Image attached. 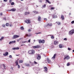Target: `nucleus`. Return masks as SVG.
Wrapping results in <instances>:
<instances>
[{
    "label": "nucleus",
    "mask_w": 74,
    "mask_h": 74,
    "mask_svg": "<svg viewBox=\"0 0 74 74\" xmlns=\"http://www.w3.org/2000/svg\"><path fill=\"white\" fill-rule=\"evenodd\" d=\"M25 66L27 67H29L30 66V64H25Z\"/></svg>",
    "instance_id": "32"
},
{
    "label": "nucleus",
    "mask_w": 74,
    "mask_h": 74,
    "mask_svg": "<svg viewBox=\"0 0 74 74\" xmlns=\"http://www.w3.org/2000/svg\"><path fill=\"white\" fill-rule=\"evenodd\" d=\"M61 18L62 20H63V19H64V16H63V15H61Z\"/></svg>",
    "instance_id": "21"
},
{
    "label": "nucleus",
    "mask_w": 74,
    "mask_h": 74,
    "mask_svg": "<svg viewBox=\"0 0 74 74\" xmlns=\"http://www.w3.org/2000/svg\"><path fill=\"white\" fill-rule=\"evenodd\" d=\"M33 12H34V13H35L36 14H38V12H37V11H34Z\"/></svg>",
    "instance_id": "23"
},
{
    "label": "nucleus",
    "mask_w": 74,
    "mask_h": 74,
    "mask_svg": "<svg viewBox=\"0 0 74 74\" xmlns=\"http://www.w3.org/2000/svg\"><path fill=\"white\" fill-rule=\"evenodd\" d=\"M44 20H45V21H47V19L46 18H44Z\"/></svg>",
    "instance_id": "49"
},
{
    "label": "nucleus",
    "mask_w": 74,
    "mask_h": 74,
    "mask_svg": "<svg viewBox=\"0 0 74 74\" xmlns=\"http://www.w3.org/2000/svg\"><path fill=\"white\" fill-rule=\"evenodd\" d=\"M18 69H19L20 68V65H17Z\"/></svg>",
    "instance_id": "37"
},
{
    "label": "nucleus",
    "mask_w": 74,
    "mask_h": 74,
    "mask_svg": "<svg viewBox=\"0 0 74 74\" xmlns=\"http://www.w3.org/2000/svg\"><path fill=\"white\" fill-rule=\"evenodd\" d=\"M41 55H38V57H37V59H38V60H40V59H41Z\"/></svg>",
    "instance_id": "8"
},
{
    "label": "nucleus",
    "mask_w": 74,
    "mask_h": 74,
    "mask_svg": "<svg viewBox=\"0 0 74 74\" xmlns=\"http://www.w3.org/2000/svg\"><path fill=\"white\" fill-rule=\"evenodd\" d=\"M74 21H72L71 22V23H72V24H74Z\"/></svg>",
    "instance_id": "44"
},
{
    "label": "nucleus",
    "mask_w": 74,
    "mask_h": 74,
    "mask_svg": "<svg viewBox=\"0 0 74 74\" xmlns=\"http://www.w3.org/2000/svg\"><path fill=\"white\" fill-rule=\"evenodd\" d=\"M0 15H1V16H2V15H3V13H2V12L0 13Z\"/></svg>",
    "instance_id": "45"
},
{
    "label": "nucleus",
    "mask_w": 74,
    "mask_h": 74,
    "mask_svg": "<svg viewBox=\"0 0 74 74\" xmlns=\"http://www.w3.org/2000/svg\"><path fill=\"white\" fill-rule=\"evenodd\" d=\"M46 7V5H44L43 6V7Z\"/></svg>",
    "instance_id": "51"
},
{
    "label": "nucleus",
    "mask_w": 74,
    "mask_h": 74,
    "mask_svg": "<svg viewBox=\"0 0 74 74\" xmlns=\"http://www.w3.org/2000/svg\"><path fill=\"white\" fill-rule=\"evenodd\" d=\"M68 50H69V51H70V50H71V49H70V48H68Z\"/></svg>",
    "instance_id": "54"
},
{
    "label": "nucleus",
    "mask_w": 74,
    "mask_h": 74,
    "mask_svg": "<svg viewBox=\"0 0 74 74\" xmlns=\"http://www.w3.org/2000/svg\"><path fill=\"white\" fill-rule=\"evenodd\" d=\"M36 6L37 7H38V6H37V5H36Z\"/></svg>",
    "instance_id": "64"
},
{
    "label": "nucleus",
    "mask_w": 74,
    "mask_h": 74,
    "mask_svg": "<svg viewBox=\"0 0 74 74\" xmlns=\"http://www.w3.org/2000/svg\"><path fill=\"white\" fill-rule=\"evenodd\" d=\"M2 27H5V24H3L2 25Z\"/></svg>",
    "instance_id": "36"
},
{
    "label": "nucleus",
    "mask_w": 74,
    "mask_h": 74,
    "mask_svg": "<svg viewBox=\"0 0 74 74\" xmlns=\"http://www.w3.org/2000/svg\"><path fill=\"white\" fill-rule=\"evenodd\" d=\"M47 60L48 63H51V60L49 59H47Z\"/></svg>",
    "instance_id": "31"
},
{
    "label": "nucleus",
    "mask_w": 74,
    "mask_h": 74,
    "mask_svg": "<svg viewBox=\"0 0 74 74\" xmlns=\"http://www.w3.org/2000/svg\"><path fill=\"white\" fill-rule=\"evenodd\" d=\"M8 55V52H6L5 53L3 54V55H4V56H7Z\"/></svg>",
    "instance_id": "13"
},
{
    "label": "nucleus",
    "mask_w": 74,
    "mask_h": 74,
    "mask_svg": "<svg viewBox=\"0 0 74 74\" xmlns=\"http://www.w3.org/2000/svg\"><path fill=\"white\" fill-rule=\"evenodd\" d=\"M56 17H57V16H53V18H56Z\"/></svg>",
    "instance_id": "39"
},
{
    "label": "nucleus",
    "mask_w": 74,
    "mask_h": 74,
    "mask_svg": "<svg viewBox=\"0 0 74 74\" xmlns=\"http://www.w3.org/2000/svg\"><path fill=\"white\" fill-rule=\"evenodd\" d=\"M34 42H35V41H36V40H34Z\"/></svg>",
    "instance_id": "62"
},
{
    "label": "nucleus",
    "mask_w": 74,
    "mask_h": 74,
    "mask_svg": "<svg viewBox=\"0 0 74 74\" xmlns=\"http://www.w3.org/2000/svg\"><path fill=\"white\" fill-rule=\"evenodd\" d=\"M56 23H57L58 25H60V24H61L60 22H57Z\"/></svg>",
    "instance_id": "22"
},
{
    "label": "nucleus",
    "mask_w": 74,
    "mask_h": 74,
    "mask_svg": "<svg viewBox=\"0 0 74 74\" xmlns=\"http://www.w3.org/2000/svg\"><path fill=\"white\" fill-rule=\"evenodd\" d=\"M38 21H39V22H40L41 21V17L40 16H38Z\"/></svg>",
    "instance_id": "7"
},
{
    "label": "nucleus",
    "mask_w": 74,
    "mask_h": 74,
    "mask_svg": "<svg viewBox=\"0 0 74 74\" xmlns=\"http://www.w3.org/2000/svg\"><path fill=\"white\" fill-rule=\"evenodd\" d=\"M16 56H19V55H16Z\"/></svg>",
    "instance_id": "58"
},
{
    "label": "nucleus",
    "mask_w": 74,
    "mask_h": 74,
    "mask_svg": "<svg viewBox=\"0 0 74 74\" xmlns=\"http://www.w3.org/2000/svg\"><path fill=\"white\" fill-rule=\"evenodd\" d=\"M44 69L45 70V71L47 72V71H48V68H47V67L46 66H45L44 67Z\"/></svg>",
    "instance_id": "14"
},
{
    "label": "nucleus",
    "mask_w": 74,
    "mask_h": 74,
    "mask_svg": "<svg viewBox=\"0 0 74 74\" xmlns=\"http://www.w3.org/2000/svg\"><path fill=\"white\" fill-rule=\"evenodd\" d=\"M25 22V23H30L31 22L30 21L27 19L26 20Z\"/></svg>",
    "instance_id": "4"
},
{
    "label": "nucleus",
    "mask_w": 74,
    "mask_h": 74,
    "mask_svg": "<svg viewBox=\"0 0 74 74\" xmlns=\"http://www.w3.org/2000/svg\"><path fill=\"white\" fill-rule=\"evenodd\" d=\"M20 29H21V30H24V28H23V27L22 26L21 27Z\"/></svg>",
    "instance_id": "30"
},
{
    "label": "nucleus",
    "mask_w": 74,
    "mask_h": 74,
    "mask_svg": "<svg viewBox=\"0 0 74 74\" xmlns=\"http://www.w3.org/2000/svg\"><path fill=\"white\" fill-rule=\"evenodd\" d=\"M19 63H23V60H19Z\"/></svg>",
    "instance_id": "24"
},
{
    "label": "nucleus",
    "mask_w": 74,
    "mask_h": 74,
    "mask_svg": "<svg viewBox=\"0 0 74 74\" xmlns=\"http://www.w3.org/2000/svg\"><path fill=\"white\" fill-rule=\"evenodd\" d=\"M69 65H70V63H67V66H69Z\"/></svg>",
    "instance_id": "42"
},
{
    "label": "nucleus",
    "mask_w": 74,
    "mask_h": 74,
    "mask_svg": "<svg viewBox=\"0 0 74 74\" xmlns=\"http://www.w3.org/2000/svg\"><path fill=\"white\" fill-rule=\"evenodd\" d=\"M12 26V25H10V27H11V26Z\"/></svg>",
    "instance_id": "59"
},
{
    "label": "nucleus",
    "mask_w": 74,
    "mask_h": 74,
    "mask_svg": "<svg viewBox=\"0 0 74 74\" xmlns=\"http://www.w3.org/2000/svg\"><path fill=\"white\" fill-rule=\"evenodd\" d=\"M46 1L47 3H48L49 4H51V2H49V1L48 0H46Z\"/></svg>",
    "instance_id": "29"
},
{
    "label": "nucleus",
    "mask_w": 74,
    "mask_h": 74,
    "mask_svg": "<svg viewBox=\"0 0 74 74\" xmlns=\"http://www.w3.org/2000/svg\"><path fill=\"white\" fill-rule=\"evenodd\" d=\"M28 53L29 54H34V53H35V51L34 50H30L28 51Z\"/></svg>",
    "instance_id": "1"
},
{
    "label": "nucleus",
    "mask_w": 74,
    "mask_h": 74,
    "mask_svg": "<svg viewBox=\"0 0 74 74\" xmlns=\"http://www.w3.org/2000/svg\"><path fill=\"white\" fill-rule=\"evenodd\" d=\"M30 14V12H25V14H25V15H27L28 14Z\"/></svg>",
    "instance_id": "18"
},
{
    "label": "nucleus",
    "mask_w": 74,
    "mask_h": 74,
    "mask_svg": "<svg viewBox=\"0 0 74 74\" xmlns=\"http://www.w3.org/2000/svg\"><path fill=\"white\" fill-rule=\"evenodd\" d=\"M22 38H20L19 39L17 40V41L18 42H19V41L21 40H22Z\"/></svg>",
    "instance_id": "25"
},
{
    "label": "nucleus",
    "mask_w": 74,
    "mask_h": 74,
    "mask_svg": "<svg viewBox=\"0 0 74 74\" xmlns=\"http://www.w3.org/2000/svg\"><path fill=\"white\" fill-rule=\"evenodd\" d=\"M64 40H65V41H67V39L66 38H65L64 39Z\"/></svg>",
    "instance_id": "43"
},
{
    "label": "nucleus",
    "mask_w": 74,
    "mask_h": 74,
    "mask_svg": "<svg viewBox=\"0 0 74 74\" xmlns=\"http://www.w3.org/2000/svg\"><path fill=\"white\" fill-rule=\"evenodd\" d=\"M59 47L60 48H63V46H62V45H59Z\"/></svg>",
    "instance_id": "20"
},
{
    "label": "nucleus",
    "mask_w": 74,
    "mask_h": 74,
    "mask_svg": "<svg viewBox=\"0 0 74 74\" xmlns=\"http://www.w3.org/2000/svg\"><path fill=\"white\" fill-rule=\"evenodd\" d=\"M9 57L10 58H12V56L10 55L9 56Z\"/></svg>",
    "instance_id": "47"
},
{
    "label": "nucleus",
    "mask_w": 74,
    "mask_h": 74,
    "mask_svg": "<svg viewBox=\"0 0 74 74\" xmlns=\"http://www.w3.org/2000/svg\"><path fill=\"white\" fill-rule=\"evenodd\" d=\"M25 36H27V37H30L32 36V34H30L28 35L27 34H25Z\"/></svg>",
    "instance_id": "16"
},
{
    "label": "nucleus",
    "mask_w": 74,
    "mask_h": 74,
    "mask_svg": "<svg viewBox=\"0 0 74 74\" xmlns=\"http://www.w3.org/2000/svg\"><path fill=\"white\" fill-rule=\"evenodd\" d=\"M11 1H12V0H9V2L10 3H11L12 2Z\"/></svg>",
    "instance_id": "40"
},
{
    "label": "nucleus",
    "mask_w": 74,
    "mask_h": 74,
    "mask_svg": "<svg viewBox=\"0 0 74 74\" xmlns=\"http://www.w3.org/2000/svg\"><path fill=\"white\" fill-rule=\"evenodd\" d=\"M3 19L5 20V21H6V18H4Z\"/></svg>",
    "instance_id": "57"
},
{
    "label": "nucleus",
    "mask_w": 74,
    "mask_h": 74,
    "mask_svg": "<svg viewBox=\"0 0 74 74\" xmlns=\"http://www.w3.org/2000/svg\"><path fill=\"white\" fill-rule=\"evenodd\" d=\"M10 25V24H9V23H7L6 24V26H9V25Z\"/></svg>",
    "instance_id": "27"
},
{
    "label": "nucleus",
    "mask_w": 74,
    "mask_h": 74,
    "mask_svg": "<svg viewBox=\"0 0 74 74\" xmlns=\"http://www.w3.org/2000/svg\"><path fill=\"white\" fill-rule=\"evenodd\" d=\"M16 11V9H12L11 10H8V11H12V12H14Z\"/></svg>",
    "instance_id": "5"
},
{
    "label": "nucleus",
    "mask_w": 74,
    "mask_h": 74,
    "mask_svg": "<svg viewBox=\"0 0 74 74\" xmlns=\"http://www.w3.org/2000/svg\"><path fill=\"white\" fill-rule=\"evenodd\" d=\"M3 67H5V64H3Z\"/></svg>",
    "instance_id": "48"
},
{
    "label": "nucleus",
    "mask_w": 74,
    "mask_h": 74,
    "mask_svg": "<svg viewBox=\"0 0 74 74\" xmlns=\"http://www.w3.org/2000/svg\"><path fill=\"white\" fill-rule=\"evenodd\" d=\"M4 1H5L6 2L7 1V0H3Z\"/></svg>",
    "instance_id": "56"
},
{
    "label": "nucleus",
    "mask_w": 74,
    "mask_h": 74,
    "mask_svg": "<svg viewBox=\"0 0 74 74\" xmlns=\"http://www.w3.org/2000/svg\"><path fill=\"white\" fill-rule=\"evenodd\" d=\"M40 47V45H38L36 46H34L33 47V48H38Z\"/></svg>",
    "instance_id": "11"
},
{
    "label": "nucleus",
    "mask_w": 74,
    "mask_h": 74,
    "mask_svg": "<svg viewBox=\"0 0 74 74\" xmlns=\"http://www.w3.org/2000/svg\"><path fill=\"white\" fill-rule=\"evenodd\" d=\"M23 45H21V46H23Z\"/></svg>",
    "instance_id": "60"
},
{
    "label": "nucleus",
    "mask_w": 74,
    "mask_h": 74,
    "mask_svg": "<svg viewBox=\"0 0 74 74\" xmlns=\"http://www.w3.org/2000/svg\"><path fill=\"white\" fill-rule=\"evenodd\" d=\"M47 26H52V24L51 23L48 24Z\"/></svg>",
    "instance_id": "17"
},
{
    "label": "nucleus",
    "mask_w": 74,
    "mask_h": 74,
    "mask_svg": "<svg viewBox=\"0 0 74 74\" xmlns=\"http://www.w3.org/2000/svg\"><path fill=\"white\" fill-rule=\"evenodd\" d=\"M41 34V32H39L38 33H36V34Z\"/></svg>",
    "instance_id": "46"
},
{
    "label": "nucleus",
    "mask_w": 74,
    "mask_h": 74,
    "mask_svg": "<svg viewBox=\"0 0 74 74\" xmlns=\"http://www.w3.org/2000/svg\"><path fill=\"white\" fill-rule=\"evenodd\" d=\"M44 42H45V40H42V44H44Z\"/></svg>",
    "instance_id": "33"
},
{
    "label": "nucleus",
    "mask_w": 74,
    "mask_h": 74,
    "mask_svg": "<svg viewBox=\"0 0 74 74\" xmlns=\"http://www.w3.org/2000/svg\"><path fill=\"white\" fill-rule=\"evenodd\" d=\"M31 29H28V32H31Z\"/></svg>",
    "instance_id": "50"
},
{
    "label": "nucleus",
    "mask_w": 74,
    "mask_h": 74,
    "mask_svg": "<svg viewBox=\"0 0 74 74\" xmlns=\"http://www.w3.org/2000/svg\"><path fill=\"white\" fill-rule=\"evenodd\" d=\"M73 52H74V50H73Z\"/></svg>",
    "instance_id": "61"
},
{
    "label": "nucleus",
    "mask_w": 74,
    "mask_h": 74,
    "mask_svg": "<svg viewBox=\"0 0 74 74\" xmlns=\"http://www.w3.org/2000/svg\"><path fill=\"white\" fill-rule=\"evenodd\" d=\"M54 44L55 45H57L59 44V42L57 41H56L54 42Z\"/></svg>",
    "instance_id": "10"
},
{
    "label": "nucleus",
    "mask_w": 74,
    "mask_h": 74,
    "mask_svg": "<svg viewBox=\"0 0 74 74\" xmlns=\"http://www.w3.org/2000/svg\"><path fill=\"white\" fill-rule=\"evenodd\" d=\"M21 1H23V0H21Z\"/></svg>",
    "instance_id": "63"
},
{
    "label": "nucleus",
    "mask_w": 74,
    "mask_h": 74,
    "mask_svg": "<svg viewBox=\"0 0 74 74\" xmlns=\"http://www.w3.org/2000/svg\"><path fill=\"white\" fill-rule=\"evenodd\" d=\"M11 5H14V2H13L12 3H11Z\"/></svg>",
    "instance_id": "38"
},
{
    "label": "nucleus",
    "mask_w": 74,
    "mask_h": 74,
    "mask_svg": "<svg viewBox=\"0 0 74 74\" xmlns=\"http://www.w3.org/2000/svg\"><path fill=\"white\" fill-rule=\"evenodd\" d=\"M4 38V37H2L0 39V40H3V39Z\"/></svg>",
    "instance_id": "28"
},
{
    "label": "nucleus",
    "mask_w": 74,
    "mask_h": 74,
    "mask_svg": "<svg viewBox=\"0 0 74 74\" xmlns=\"http://www.w3.org/2000/svg\"><path fill=\"white\" fill-rule=\"evenodd\" d=\"M28 42H30V39H29L28 41Z\"/></svg>",
    "instance_id": "52"
},
{
    "label": "nucleus",
    "mask_w": 74,
    "mask_h": 74,
    "mask_svg": "<svg viewBox=\"0 0 74 74\" xmlns=\"http://www.w3.org/2000/svg\"><path fill=\"white\" fill-rule=\"evenodd\" d=\"M55 9V7H52L50 10H53Z\"/></svg>",
    "instance_id": "26"
},
{
    "label": "nucleus",
    "mask_w": 74,
    "mask_h": 74,
    "mask_svg": "<svg viewBox=\"0 0 74 74\" xmlns=\"http://www.w3.org/2000/svg\"><path fill=\"white\" fill-rule=\"evenodd\" d=\"M25 42H27V41H25L23 42V43H25Z\"/></svg>",
    "instance_id": "55"
},
{
    "label": "nucleus",
    "mask_w": 74,
    "mask_h": 74,
    "mask_svg": "<svg viewBox=\"0 0 74 74\" xmlns=\"http://www.w3.org/2000/svg\"><path fill=\"white\" fill-rule=\"evenodd\" d=\"M16 41H10L9 42V44H14V43H15Z\"/></svg>",
    "instance_id": "9"
},
{
    "label": "nucleus",
    "mask_w": 74,
    "mask_h": 74,
    "mask_svg": "<svg viewBox=\"0 0 74 74\" xmlns=\"http://www.w3.org/2000/svg\"><path fill=\"white\" fill-rule=\"evenodd\" d=\"M51 39H54V36H51Z\"/></svg>",
    "instance_id": "35"
},
{
    "label": "nucleus",
    "mask_w": 74,
    "mask_h": 74,
    "mask_svg": "<svg viewBox=\"0 0 74 74\" xmlns=\"http://www.w3.org/2000/svg\"><path fill=\"white\" fill-rule=\"evenodd\" d=\"M12 49H13V50H15V49L16 50H18V49H19V48L18 47L17 48H14Z\"/></svg>",
    "instance_id": "15"
},
{
    "label": "nucleus",
    "mask_w": 74,
    "mask_h": 74,
    "mask_svg": "<svg viewBox=\"0 0 74 74\" xmlns=\"http://www.w3.org/2000/svg\"><path fill=\"white\" fill-rule=\"evenodd\" d=\"M39 2L40 3H42V1H41V0H40V1H39Z\"/></svg>",
    "instance_id": "53"
},
{
    "label": "nucleus",
    "mask_w": 74,
    "mask_h": 74,
    "mask_svg": "<svg viewBox=\"0 0 74 74\" xmlns=\"http://www.w3.org/2000/svg\"><path fill=\"white\" fill-rule=\"evenodd\" d=\"M70 57L69 56V55H68L67 56H66L64 57V60H65V59H70Z\"/></svg>",
    "instance_id": "6"
},
{
    "label": "nucleus",
    "mask_w": 74,
    "mask_h": 74,
    "mask_svg": "<svg viewBox=\"0 0 74 74\" xmlns=\"http://www.w3.org/2000/svg\"><path fill=\"white\" fill-rule=\"evenodd\" d=\"M74 33V30H72L69 32V35H72Z\"/></svg>",
    "instance_id": "2"
},
{
    "label": "nucleus",
    "mask_w": 74,
    "mask_h": 74,
    "mask_svg": "<svg viewBox=\"0 0 74 74\" xmlns=\"http://www.w3.org/2000/svg\"><path fill=\"white\" fill-rule=\"evenodd\" d=\"M39 43H42V40H39Z\"/></svg>",
    "instance_id": "34"
},
{
    "label": "nucleus",
    "mask_w": 74,
    "mask_h": 74,
    "mask_svg": "<svg viewBox=\"0 0 74 74\" xmlns=\"http://www.w3.org/2000/svg\"><path fill=\"white\" fill-rule=\"evenodd\" d=\"M56 54H54L52 58V59L54 60L55 59V58H56Z\"/></svg>",
    "instance_id": "12"
},
{
    "label": "nucleus",
    "mask_w": 74,
    "mask_h": 74,
    "mask_svg": "<svg viewBox=\"0 0 74 74\" xmlns=\"http://www.w3.org/2000/svg\"><path fill=\"white\" fill-rule=\"evenodd\" d=\"M34 64H38V63L36 62V61H34Z\"/></svg>",
    "instance_id": "41"
},
{
    "label": "nucleus",
    "mask_w": 74,
    "mask_h": 74,
    "mask_svg": "<svg viewBox=\"0 0 74 74\" xmlns=\"http://www.w3.org/2000/svg\"><path fill=\"white\" fill-rule=\"evenodd\" d=\"M19 36H18L17 35H14L13 36V37L12 38L13 39H15V38H16L18 37H19Z\"/></svg>",
    "instance_id": "3"
},
{
    "label": "nucleus",
    "mask_w": 74,
    "mask_h": 74,
    "mask_svg": "<svg viewBox=\"0 0 74 74\" xmlns=\"http://www.w3.org/2000/svg\"><path fill=\"white\" fill-rule=\"evenodd\" d=\"M16 65V66H17V65H18V60H17L15 62Z\"/></svg>",
    "instance_id": "19"
}]
</instances>
